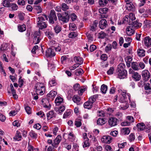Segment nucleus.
<instances>
[{
    "label": "nucleus",
    "instance_id": "obj_1",
    "mask_svg": "<svg viewBox=\"0 0 151 151\" xmlns=\"http://www.w3.org/2000/svg\"><path fill=\"white\" fill-rule=\"evenodd\" d=\"M34 89L37 95H42L45 92V87L42 83H36L34 86Z\"/></svg>",
    "mask_w": 151,
    "mask_h": 151
},
{
    "label": "nucleus",
    "instance_id": "obj_2",
    "mask_svg": "<svg viewBox=\"0 0 151 151\" xmlns=\"http://www.w3.org/2000/svg\"><path fill=\"white\" fill-rule=\"evenodd\" d=\"M57 16L59 20L63 23L68 22L70 19V16L68 13L65 12L64 14L62 15L60 13H58Z\"/></svg>",
    "mask_w": 151,
    "mask_h": 151
},
{
    "label": "nucleus",
    "instance_id": "obj_3",
    "mask_svg": "<svg viewBox=\"0 0 151 151\" xmlns=\"http://www.w3.org/2000/svg\"><path fill=\"white\" fill-rule=\"evenodd\" d=\"M34 36L33 42L34 44L39 43L42 38L40 32L39 31H36L34 33Z\"/></svg>",
    "mask_w": 151,
    "mask_h": 151
},
{
    "label": "nucleus",
    "instance_id": "obj_4",
    "mask_svg": "<svg viewBox=\"0 0 151 151\" xmlns=\"http://www.w3.org/2000/svg\"><path fill=\"white\" fill-rule=\"evenodd\" d=\"M48 17L49 23L52 24L54 23V20L56 21L57 20L55 12L54 10H51Z\"/></svg>",
    "mask_w": 151,
    "mask_h": 151
},
{
    "label": "nucleus",
    "instance_id": "obj_5",
    "mask_svg": "<svg viewBox=\"0 0 151 151\" xmlns=\"http://www.w3.org/2000/svg\"><path fill=\"white\" fill-rule=\"evenodd\" d=\"M143 79L145 81H147L150 78V73L147 70H143L142 73Z\"/></svg>",
    "mask_w": 151,
    "mask_h": 151
},
{
    "label": "nucleus",
    "instance_id": "obj_6",
    "mask_svg": "<svg viewBox=\"0 0 151 151\" xmlns=\"http://www.w3.org/2000/svg\"><path fill=\"white\" fill-rule=\"evenodd\" d=\"M117 119L116 118L114 117H110L108 119V123L110 127H112L117 124Z\"/></svg>",
    "mask_w": 151,
    "mask_h": 151
},
{
    "label": "nucleus",
    "instance_id": "obj_7",
    "mask_svg": "<svg viewBox=\"0 0 151 151\" xmlns=\"http://www.w3.org/2000/svg\"><path fill=\"white\" fill-rule=\"evenodd\" d=\"M62 137L60 135H58L57 137L53 140V143L52 144V147L54 148H56L58 145L61 141Z\"/></svg>",
    "mask_w": 151,
    "mask_h": 151
},
{
    "label": "nucleus",
    "instance_id": "obj_8",
    "mask_svg": "<svg viewBox=\"0 0 151 151\" xmlns=\"http://www.w3.org/2000/svg\"><path fill=\"white\" fill-rule=\"evenodd\" d=\"M108 26L106 20L103 19L99 23V27L101 29H104Z\"/></svg>",
    "mask_w": 151,
    "mask_h": 151
},
{
    "label": "nucleus",
    "instance_id": "obj_9",
    "mask_svg": "<svg viewBox=\"0 0 151 151\" xmlns=\"http://www.w3.org/2000/svg\"><path fill=\"white\" fill-rule=\"evenodd\" d=\"M57 94V92L53 91H51L47 95V98H48L50 101L53 100Z\"/></svg>",
    "mask_w": 151,
    "mask_h": 151
},
{
    "label": "nucleus",
    "instance_id": "obj_10",
    "mask_svg": "<svg viewBox=\"0 0 151 151\" xmlns=\"http://www.w3.org/2000/svg\"><path fill=\"white\" fill-rule=\"evenodd\" d=\"M112 138L109 136H104L101 139V141L103 143L109 144L111 142Z\"/></svg>",
    "mask_w": 151,
    "mask_h": 151
},
{
    "label": "nucleus",
    "instance_id": "obj_11",
    "mask_svg": "<svg viewBox=\"0 0 151 151\" xmlns=\"http://www.w3.org/2000/svg\"><path fill=\"white\" fill-rule=\"evenodd\" d=\"M45 55L47 57H52L55 55V53L51 48H49L46 51Z\"/></svg>",
    "mask_w": 151,
    "mask_h": 151
},
{
    "label": "nucleus",
    "instance_id": "obj_12",
    "mask_svg": "<svg viewBox=\"0 0 151 151\" xmlns=\"http://www.w3.org/2000/svg\"><path fill=\"white\" fill-rule=\"evenodd\" d=\"M144 42L145 46L147 47L151 45V38L149 36H147L144 38Z\"/></svg>",
    "mask_w": 151,
    "mask_h": 151
},
{
    "label": "nucleus",
    "instance_id": "obj_13",
    "mask_svg": "<svg viewBox=\"0 0 151 151\" xmlns=\"http://www.w3.org/2000/svg\"><path fill=\"white\" fill-rule=\"evenodd\" d=\"M125 68V65L123 63H121L118 65L116 70H118L119 72L122 71L125 73V72L127 71Z\"/></svg>",
    "mask_w": 151,
    "mask_h": 151
},
{
    "label": "nucleus",
    "instance_id": "obj_14",
    "mask_svg": "<svg viewBox=\"0 0 151 151\" xmlns=\"http://www.w3.org/2000/svg\"><path fill=\"white\" fill-rule=\"evenodd\" d=\"M49 99L48 98H44L42 100V102L44 107L47 108H50L51 105L50 103Z\"/></svg>",
    "mask_w": 151,
    "mask_h": 151
},
{
    "label": "nucleus",
    "instance_id": "obj_15",
    "mask_svg": "<svg viewBox=\"0 0 151 151\" xmlns=\"http://www.w3.org/2000/svg\"><path fill=\"white\" fill-rule=\"evenodd\" d=\"M116 73L118 77L120 79H122L124 78L127 76V72L126 71L125 73L123 71L119 72L118 70H116Z\"/></svg>",
    "mask_w": 151,
    "mask_h": 151
},
{
    "label": "nucleus",
    "instance_id": "obj_16",
    "mask_svg": "<svg viewBox=\"0 0 151 151\" xmlns=\"http://www.w3.org/2000/svg\"><path fill=\"white\" fill-rule=\"evenodd\" d=\"M132 77L136 81H139L141 78V76L137 72H134L132 75Z\"/></svg>",
    "mask_w": 151,
    "mask_h": 151
},
{
    "label": "nucleus",
    "instance_id": "obj_17",
    "mask_svg": "<svg viewBox=\"0 0 151 151\" xmlns=\"http://www.w3.org/2000/svg\"><path fill=\"white\" fill-rule=\"evenodd\" d=\"M127 9L129 11L134 12L135 9V6L131 3H127L126 5Z\"/></svg>",
    "mask_w": 151,
    "mask_h": 151
},
{
    "label": "nucleus",
    "instance_id": "obj_18",
    "mask_svg": "<svg viewBox=\"0 0 151 151\" xmlns=\"http://www.w3.org/2000/svg\"><path fill=\"white\" fill-rule=\"evenodd\" d=\"M132 27L129 26L127 27L126 29V32L127 34L129 36L132 35L134 33V31L132 28Z\"/></svg>",
    "mask_w": 151,
    "mask_h": 151
},
{
    "label": "nucleus",
    "instance_id": "obj_19",
    "mask_svg": "<svg viewBox=\"0 0 151 151\" xmlns=\"http://www.w3.org/2000/svg\"><path fill=\"white\" fill-rule=\"evenodd\" d=\"M75 62L80 65L82 64L83 62V59L82 58L79 56H75L74 58Z\"/></svg>",
    "mask_w": 151,
    "mask_h": 151
},
{
    "label": "nucleus",
    "instance_id": "obj_20",
    "mask_svg": "<svg viewBox=\"0 0 151 151\" xmlns=\"http://www.w3.org/2000/svg\"><path fill=\"white\" fill-rule=\"evenodd\" d=\"M121 133L124 135H127L130 132V130L128 127H123L121 130Z\"/></svg>",
    "mask_w": 151,
    "mask_h": 151
},
{
    "label": "nucleus",
    "instance_id": "obj_21",
    "mask_svg": "<svg viewBox=\"0 0 151 151\" xmlns=\"http://www.w3.org/2000/svg\"><path fill=\"white\" fill-rule=\"evenodd\" d=\"M98 24V22L97 20L94 21L93 23L91 24L90 26V29L93 31L96 30V28Z\"/></svg>",
    "mask_w": 151,
    "mask_h": 151
},
{
    "label": "nucleus",
    "instance_id": "obj_22",
    "mask_svg": "<svg viewBox=\"0 0 151 151\" xmlns=\"http://www.w3.org/2000/svg\"><path fill=\"white\" fill-rule=\"evenodd\" d=\"M93 106V104L92 103H91L88 100L84 104V107L85 108L90 109Z\"/></svg>",
    "mask_w": 151,
    "mask_h": 151
},
{
    "label": "nucleus",
    "instance_id": "obj_23",
    "mask_svg": "<svg viewBox=\"0 0 151 151\" xmlns=\"http://www.w3.org/2000/svg\"><path fill=\"white\" fill-rule=\"evenodd\" d=\"M65 107L64 106H60L59 108H55V110L56 112H58V114H61V113L63 112L65 110Z\"/></svg>",
    "mask_w": 151,
    "mask_h": 151
},
{
    "label": "nucleus",
    "instance_id": "obj_24",
    "mask_svg": "<svg viewBox=\"0 0 151 151\" xmlns=\"http://www.w3.org/2000/svg\"><path fill=\"white\" fill-rule=\"evenodd\" d=\"M21 138L22 136L20 132L17 131L15 136L14 137V139L16 140L19 141L21 140Z\"/></svg>",
    "mask_w": 151,
    "mask_h": 151
},
{
    "label": "nucleus",
    "instance_id": "obj_25",
    "mask_svg": "<svg viewBox=\"0 0 151 151\" xmlns=\"http://www.w3.org/2000/svg\"><path fill=\"white\" fill-rule=\"evenodd\" d=\"M142 24L141 23L138 22L137 21H134L133 22L132 27L133 28L137 29L141 27Z\"/></svg>",
    "mask_w": 151,
    "mask_h": 151
},
{
    "label": "nucleus",
    "instance_id": "obj_26",
    "mask_svg": "<svg viewBox=\"0 0 151 151\" xmlns=\"http://www.w3.org/2000/svg\"><path fill=\"white\" fill-rule=\"evenodd\" d=\"M37 26L39 29H42L45 28L47 26L45 22H39L37 23Z\"/></svg>",
    "mask_w": 151,
    "mask_h": 151
},
{
    "label": "nucleus",
    "instance_id": "obj_27",
    "mask_svg": "<svg viewBox=\"0 0 151 151\" xmlns=\"http://www.w3.org/2000/svg\"><path fill=\"white\" fill-rule=\"evenodd\" d=\"M137 127L139 131L143 130L145 129V125L143 123H139L137 124Z\"/></svg>",
    "mask_w": 151,
    "mask_h": 151
},
{
    "label": "nucleus",
    "instance_id": "obj_28",
    "mask_svg": "<svg viewBox=\"0 0 151 151\" xmlns=\"http://www.w3.org/2000/svg\"><path fill=\"white\" fill-rule=\"evenodd\" d=\"M39 20L38 23L39 22H43V21L48 20L47 16L45 14H43L42 16H40L38 17Z\"/></svg>",
    "mask_w": 151,
    "mask_h": 151
},
{
    "label": "nucleus",
    "instance_id": "obj_29",
    "mask_svg": "<svg viewBox=\"0 0 151 151\" xmlns=\"http://www.w3.org/2000/svg\"><path fill=\"white\" fill-rule=\"evenodd\" d=\"M145 50L142 49H139L137 50L138 55L141 57H142L145 56Z\"/></svg>",
    "mask_w": 151,
    "mask_h": 151
},
{
    "label": "nucleus",
    "instance_id": "obj_30",
    "mask_svg": "<svg viewBox=\"0 0 151 151\" xmlns=\"http://www.w3.org/2000/svg\"><path fill=\"white\" fill-rule=\"evenodd\" d=\"M131 67L134 70H137L139 69L138 63L132 62Z\"/></svg>",
    "mask_w": 151,
    "mask_h": 151
},
{
    "label": "nucleus",
    "instance_id": "obj_31",
    "mask_svg": "<svg viewBox=\"0 0 151 151\" xmlns=\"http://www.w3.org/2000/svg\"><path fill=\"white\" fill-rule=\"evenodd\" d=\"M121 94H122V96L124 98H125V97H127V96L128 97V98L129 99V102L131 101V100L130 99V94L129 93L126 94V91H122L121 90Z\"/></svg>",
    "mask_w": 151,
    "mask_h": 151
},
{
    "label": "nucleus",
    "instance_id": "obj_32",
    "mask_svg": "<svg viewBox=\"0 0 151 151\" xmlns=\"http://www.w3.org/2000/svg\"><path fill=\"white\" fill-rule=\"evenodd\" d=\"M63 99L60 97H57L55 100V103L57 105H59L63 101Z\"/></svg>",
    "mask_w": 151,
    "mask_h": 151
},
{
    "label": "nucleus",
    "instance_id": "obj_33",
    "mask_svg": "<svg viewBox=\"0 0 151 151\" xmlns=\"http://www.w3.org/2000/svg\"><path fill=\"white\" fill-rule=\"evenodd\" d=\"M97 97L98 96L97 95H94L89 98L88 101L91 103H92V104H93V103L96 101V99Z\"/></svg>",
    "mask_w": 151,
    "mask_h": 151
},
{
    "label": "nucleus",
    "instance_id": "obj_34",
    "mask_svg": "<svg viewBox=\"0 0 151 151\" xmlns=\"http://www.w3.org/2000/svg\"><path fill=\"white\" fill-rule=\"evenodd\" d=\"M107 86L104 84L101 85V91L103 93H106L107 89Z\"/></svg>",
    "mask_w": 151,
    "mask_h": 151
},
{
    "label": "nucleus",
    "instance_id": "obj_35",
    "mask_svg": "<svg viewBox=\"0 0 151 151\" xmlns=\"http://www.w3.org/2000/svg\"><path fill=\"white\" fill-rule=\"evenodd\" d=\"M83 73V70L81 68L77 69L75 71V74L77 76H79Z\"/></svg>",
    "mask_w": 151,
    "mask_h": 151
},
{
    "label": "nucleus",
    "instance_id": "obj_36",
    "mask_svg": "<svg viewBox=\"0 0 151 151\" xmlns=\"http://www.w3.org/2000/svg\"><path fill=\"white\" fill-rule=\"evenodd\" d=\"M108 9L107 8H100L99 9V12L101 14H106L108 11Z\"/></svg>",
    "mask_w": 151,
    "mask_h": 151
},
{
    "label": "nucleus",
    "instance_id": "obj_37",
    "mask_svg": "<svg viewBox=\"0 0 151 151\" xmlns=\"http://www.w3.org/2000/svg\"><path fill=\"white\" fill-rule=\"evenodd\" d=\"M9 1L8 0H4L2 2L3 6L7 7H10L11 4L10 3Z\"/></svg>",
    "mask_w": 151,
    "mask_h": 151
},
{
    "label": "nucleus",
    "instance_id": "obj_38",
    "mask_svg": "<svg viewBox=\"0 0 151 151\" xmlns=\"http://www.w3.org/2000/svg\"><path fill=\"white\" fill-rule=\"evenodd\" d=\"M18 30L20 32H23L26 29V25L24 24L18 26Z\"/></svg>",
    "mask_w": 151,
    "mask_h": 151
},
{
    "label": "nucleus",
    "instance_id": "obj_39",
    "mask_svg": "<svg viewBox=\"0 0 151 151\" xmlns=\"http://www.w3.org/2000/svg\"><path fill=\"white\" fill-rule=\"evenodd\" d=\"M73 100L74 102L78 103L80 101L81 98L80 97L77 95H75L73 97Z\"/></svg>",
    "mask_w": 151,
    "mask_h": 151
},
{
    "label": "nucleus",
    "instance_id": "obj_40",
    "mask_svg": "<svg viewBox=\"0 0 151 151\" xmlns=\"http://www.w3.org/2000/svg\"><path fill=\"white\" fill-rule=\"evenodd\" d=\"M47 119H50L51 118H53L54 116L53 111H49L48 113L47 114Z\"/></svg>",
    "mask_w": 151,
    "mask_h": 151
},
{
    "label": "nucleus",
    "instance_id": "obj_41",
    "mask_svg": "<svg viewBox=\"0 0 151 151\" xmlns=\"http://www.w3.org/2000/svg\"><path fill=\"white\" fill-rule=\"evenodd\" d=\"M29 135L33 139H36L37 138V134L33 131H31L30 132Z\"/></svg>",
    "mask_w": 151,
    "mask_h": 151
},
{
    "label": "nucleus",
    "instance_id": "obj_42",
    "mask_svg": "<svg viewBox=\"0 0 151 151\" xmlns=\"http://www.w3.org/2000/svg\"><path fill=\"white\" fill-rule=\"evenodd\" d=\"M114 70V67H111L109 70L107 71V73L108 75H111L113 74Z\"/></svg>",
    "mask_w": 151,
    "mask_h": 151
},
{
    "label": "nucleus",
    "instance_id": "obj_43",
    "mask_svg": "<svg viewBox=\"0 0 151 151\" xmlns=\"http://www.w3.org/2000/svg\"><path fill=\"white\" fill-rule=\"evenodd\" d=\"M144 88L146 90L151 91V85L149 83H147L145 84L144 86Z\"/></svg>",
    "mask_w": 151,
    "mask_h": 151
},
{
    "label": "nucleus",
    "instance_id": "obj_44",
    "mask_svg": "<svg viewBox=\"0 0 151 151\" xmlns=\"http://www.w3.org/2000/svg\"><path fill=\"white\" fill-rule=\"evenodd\" d=\"M135 139V136L134 134L132 133H131L128 137L129 140L130 142L134 141Z\"/></svg>",
    "mask_w": 151,
    "mask_h": 151
},
{
    "label": "nucleus",
    "instance_id": "obj_45",
    "mask_svg": "<svg viewBox=\"0 0 151 151\" xmlns=\"http://www.w3.org/2000/svg\"><path fill=\"white\" fill-rule=\"evenodd\" d=\"M97 123L99 125H102L105 123V122L103 118H99L97 121Z\"/></svg>",
    "mask_w": 151,
    "mask_h": 151
},
{
    "label": "nucleus",
    "instance_id": "obj_46",
    "mask_svg": "<svg viewBox=\"0 0 151 151\" xmlns=\"http://www.w3.org/2000/svg\"><path fill=\"white\" fill-rule=\"evenodd\" d=\"M54 30L56 34H58L61 30V29L60 27L59 26H56L54 28Z\"/></svg>",
    "mask_w": 151,
    "mask_h": 151
},
{
    "label": "nucleus",
    "instance_id": "obj_47",
    "mask_svg": "<svg viewBox=\"0 0 151 151\" xmlns=\"http://www.w3.org/2000/svg\"><path fill=\"white\" fill-rule=\"evenodd\" d=\"M10 6L11 7L12 10H16L18 9V6L16 4L12 3L10 5Z\"/></svg>",
    "mask_w": 151,
    "mask_h": 151
},
{
    "label": "nucleus",
    "instance_id": "obj_48",
    "mask_svg": "<svg viewBox=\"0 0 151 151\" xmlns=\"http://www.w3.org/2000/svg\"><path fill=\"white\" fill-rule=\"evenodd\" d=\"M107 2V0H99V4L100 6H104L106 5Z\"/></svg>",
    "mask_w": 151,
    "mask_h": 151
},
{
    "label": "nucleus",
    "instance_id": "obj_49",
    "mask_svg": "<svg viewBox=\"0 0 151 151\" xmlns=\"http://www.w3.org/2000/svg\"><path fill=\"white\" fill-rule=\"evenodd\" d=\"M89 140H86L83 141V147H88L90 146V143L88 142Z\"/></svg>",
    "mask_w": 151,
    "mask_h": 151
},
{
    "label": "nucleus",
    "instance_id": "obj_50",
    "mask_svg": "<svg viewBox=\"0 0 151 151\" xmlns=\"http://www.w3.org/2000/svg\"><path fill=\"white\" fill-rule=\"evenodd\" d=\"M62 9L63 11H66L69 9V7L65 3H63L61 5Z\"/></svg>",
    "mask_w": 151,
    "mask_h": 151
},
{
    "label": "nucleus",
    "instance_id": "obj_51",
    "mask_svg": "<svg viewBox=\"0 0 151 151\" xmlns=\"http://www.w3.org/2000/svg\"><path fill=\"white\" fill-rule=\"evenodd\" d=\"M69 27L70 29L73 30H75L77 28L76 25L73 23L70 24H69Z\"/></svg>",
    "mask_w": 151,
    "mask_h": 151
},
{
    "label": "nucleus",
    "instance_id": "obj_52",
    "mask_svg": "<svg viewBox=\"0 0 151 151\" xmlns=\"http://www.w3.org/2000/svg\"><path fill=\"white\" fill-rule=\"evenodd\" d=\"M112 48L111 45L110 44H109L105 47V50L107 52L111 50Z\"/></svg>",
    "mask_w": 151,
    "mask_h": 151
},
{
    "label": "nucleus",
    "instance_id": "obj_53",
    "mask_svg": "<svg viewBox=\"0 0 151 151\" xmlns=\"http://www.w3.org/2000/svg\"><path fill=\"white\" fill-rule=\"evenodd\" d=\"M81 125V123L80 120H76L75 121V125L77 127H80Z\"/></svg>",
    "mask_w": 151,
    "mask_h": 151
},
{
    "label": "nucleus",
    "instance_id": "obj_54",
    "mask_svg": "<svg viewBox=\"0 0 151 151\" xmlns=\"http://www.w3.org/2000/svg\"><path fill=\"white\" fill-rule=\"evenodd\" d=\"M68 36L70 38H72L77 36V35L75 32H72L69 34Z\"/></svg>",
    "mask_w": 151,
    "mask_h": 151
},
{
    "label": "nucleus",
    "instance_id": "obj_55",
    "mask_svg": "<svg viewBox=\"0 0 151 151\" xmlns=\"http://www.w3.org/2000/svg\"><path fill=\"white\" fill-rule=\"evenodd\" d=\"M21 76H20L19 79V86L21 88L23 85V80L21 79Z\"/></svg>",
    "mask_w": 151,
    "mask_h": 151
},
{
    "label": "nucleus",
    "instance_id": "obj_56",
    "mask_svg": "<svg viewBox=\"0 0 151 151\" xmlns=\"http://www.w3.org/2000/svg\"><path fill=\"white\" fill-rule=\"evenodd\" d=\"M129 20H131L132 21L134 20L135 19V18L134 16V14L132 13H131L129 14Z\"/></svg>",
    "mask_w": 151,
    "mask_h": 151
},
{
    "label": "nucleus",
    "instance_id": "obj_57",
    "mask_svg": "<svg viewBox=\"0 0 151 151\" xmlns=\"http://www.w3.org/2000/svg\"><path fill=\"white\" fill-rule=\"evenodd\" d=\"M106 34L102 32H101L99 34V38H104L106 36Z\"/></svg>",
    "mask_w": 151,
    "mask_h": 151
},
{
    "label": "nucleus",
    "instance_id": "obj_58",
    "mask_svg": "<svg viewBox=\"0 0 151 151\" xmlns=\"http://www.w3.org/2000/svg\"><path fill=\"white\" fill-rule=\"evenodd\" d=\"M130 124V122L128 121H124L121 123V125L122 126H129Z\"/></svg>",
    "mask_w": 151,
    "mask_h": 151
},
{
    "label": "nucleus",
    "instance_id": "obj_59",
    "mask_svg": "<svg viewBox=\"0 0 151 151\" xmlns=\"http://www.w3.org/2000/svg\"><path fill=\"white\" fill-rule=\"evenodd\" d=\"M49 84L51 86H55L56 84V83L54 80L52 79L49 82Z\"/></svg>",
    "mask_w": 151,
    "mask_h": 151
},
{
    "label": "nucleus",
    "instance_id": "obj_60",
    "mask_svg": "<svg viewBox=\"0 0 151 151\" xmlns=\"http://www.w3.org/2000/svg\"><path fill=\"white\" fill-rule=\"evenodd\" d=\"M129 107V104L127 103H126L125 106L121 105L120 106V109L122 110H125L127 109Z\"/></svg>",
    "mask_w": 151,
    "mask_h": 151
},
{
    "label": "nucleus",
    "instance_id": "obj_61",
    "mask_svg": "<svg viewBox=\"0 0 151 151\" xmlns=\"http://www.w3.org/2000/svg\"><path fill=\"white\" fill-rule=\"evenodd\" d=\"M73 88L75 91H77L80 88V85L78 83H76L73 86Z\"/></svg>",
    "mask_w": 151,
    "mask_h": 151
},
{
    "label": "nucleus",
    "instance_id": "obj_62",
    "mask_svg": "<svg viewBox=\"0 0 151 151\" xmlns=\"http://www.w3.org/2000/svg\"><path fill=\"white\" fill-rule=\"evenodd\" d=\"M71 114V112L70 111H66L64 113L63 116V118H66L68 116H69Z\"/></svg>",
    "mask_w": 151,
    "mask_h": 151
},
{
    "label": "nucleus",
    "instance_id": "obj_63",
    "mask_svg": "<svg viewBox=\"0 0 151 151\" xmlns=\"http://www.w3.org/2000/svg\"><path fill=\"white\" fill-rule=\"evenodd\" d=\"M146 0H140V2L138 4V7H140L146 3Z\"/></svg>",
    "mask_w": 151,
    "mask_h": 151
},
{
    "label": "nucleus",
    "instance_id": "obj_64",
    "mask_svg": "<svg viewBox=\"0 0 151 151\" xmlns=\"http://www.w3.org/2000/svg\"><path fill=\"white\" fill-rule=\"evenodd\" d=\"M13 125L14 126H16L17 127H19L20 126V124L17 120H15L13 122Z\"/></svg>",
    "mask_w": 151,
    "mask_h": 151
}]
</instances>
